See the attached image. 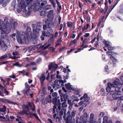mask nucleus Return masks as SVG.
Here are the masks:
<instances>
[{
  "label": "nucleus",
  "instance_id": "f257e3e1",
  "mask_svg": "<svg viewBox=\"0 0 123 123\" xmlns=\"http://www.w3.org/2000/svg\"><path fill=\"white\" fill-rule=\"evenodd\" d=\"M43 0H35L36 3H34L31 6V8L28 9V10L26 11L25 10L26 8V5L25 3V2H21L18 5L19 8L17 10V12L19 13L23 10V12H25L26 14L27 15H30L33 10L34 12H35L38 10L39 7L40 6V2H41ZM40 7H41V6Z\"/></svg>",
  "mask_w": 123,
  "mask_h": 123
},
{
  "label": "nucleus",
  "instance_id": "f03ea898",
  "mask_svg": "<svg viewBox=\"0 0 123 123\" xmlns=\"http://www.w3.org/2000/svg\"><path fill=\"white\" fill-rule=\"evenodd\" d=\"M8 21V18L7 17H5L4 18V21L5 23L3 25V27L2 24L3 23V21L2 20L0 19V30L1 31H5L6 30H14L15 27L18 25L16 22L14 21L13 19H11L10 20V24H9Z\"/></svg>",
  "mask_w": 123,
  "mask_h": 123
},
{
  "label": "nucleus",
  "instance_id": "7ed1b4c3",
  "mask_svg": "<svg viewBox=\"0 0 123 123\" xmlns=\"http://www.w3.org/2000/svg\"><path fill=\"white\" fill-rule=\"evenodd\" d=\"M39 35L38 31H26L25 32L24 36L26 37L27 40L33 41V44H35L37 43V37Z\"/></svg>",
  "mask_w": 123,
  "mask_h": 123
},
{
  "label": "nucleus",
  "instance_id": "20e7f679",
  "mask_svg": "<svg viewBox=\"0 0 123 123\" xmlns=\"http://www.w3.org/2000/svg\"><path fill=\"white\" fill-rule=\"evenodd\" d=\"M18 1L19 2V3L18 4V8L17 10L18 9V8H19V6H18L20 4L21 2H25V5H26V8H25V10H26V11L28 10V8L29 9L30 8H31V6H32V5L31 4L32 1L33 0H25V1H22V0H18Z\"/></svg>",
  "mask_w": 123,
  "mask_h": 123
},
{
  "label": "nucleus",
  "instance_id": "39448f33",
  "mask_svg": "<svg viewBox=\"0 0 123 123\" xmlns=\"http://www.w3.org/2000/svg\"><path fill=\"white\" fill-rule=\"evenodd\" d=\"M118 82L116 81H115L112 83H108V86L106 88V90L107 92H109L110 91L111 88L117 87V86H118L117 85L118 84Z\"/></svg>",
  "mask_w": 123,
  "mask_h": 123
},
{
  "label": "nucleus",
  "instance_id": "423d86ee",
  "mask_svg": "<svg viewBox=\"0 0 123 123\" xmlns=\"http://www.w3.org/2000/svg\"><path fill=\"white\" fill-rule=\"evenodd\" d=\"M88 116L87 115V113L85 112L83 115L80 117V119L81 122L80 123H86V122H88Z\"/></svg>",
  "mask_w": 123,
  "mask_h": 123
},
{
  "label": "nucleus",
  "instance_id": "0eeeda50",
  "mask_svg": "<svg viewBox=\"0 0 123 123\" xmlns=\"http://www.w3.org/2000/svg\"><path fill=\"white\" fill-rule=\"evenodd\" d=\"M24 36H23V34H22L21 35H20L19 37H18L17 38V41L19 43L22 44L23 43L25 42L26 40V37L24 36L25 33H23Z\"/></svg>",
  "mask_w": 123,
  "mask_h": 123
},
{
  "label": "nucleus",
  "instance_id": "6e6552de",
  "mask_svg": "<svg viewBox=\"0 0 123 123\" xmlns=\"http://www.w3.org/2000/svg\"><path fill=\"white\" fill-rule=\"evenodd\" d=\"M101 41L103 43H104L106 46L107 48L109 50H113L114 48L111 47V43L109 42L106 41L105 40L101 39Z\"/></svg>",
  "mask_w": 123,
  "mask_h": 123
},
{
  "label": "nucleus",
  "instance_id": "1a4fd4ad",
  "mask_svg": "<svg viewBox=\"0 0 123 123\" xmlns=\"http://www.w3.org/2000/svg\"><path fill=\"white\" fill-rule=\"evenodd\" d=\"M53 21L52 19L50 18L45 19L43 20V21L45 22L46 24L49 27H51L52 25Z\"/></svg>",
  "mask_w": 123,
  "mask_h": 123
},
{
  "label": "nucleus",
  "instance_id": "9d476101",
  "mask_svg": "<svg viewBox=\"0 0 123 123\" xmlns=\"http://www.w3.org/2000/svg\"><path fill=\"white\" fill-rule=\"evenodd\" d=\"M111 52H112L111 51H107L106 52V54H107L108 55H110L111 56L110 57V58L111 60H112L113 61V65H114V64H116V62H117V60L115 59L114 57L112 56L113 55V54L111 53Z\"/></svg>",
  "mask_w": 123,
  "mask_h": 123
},
{
  "label": "nucleus",
  "instance_id": "9b49d317",
  "mask_svg": "<svg viewBox=\"0 0 123 123\" xmlns=\"http://www.w3.org/2000/svg\"><path fill=\"white\" fill-rule=\"evenodd\" d=\"M110 94L112 95V97L114 99H117L119 97L117 94V92L115 91H111L110 92Z\"/></svg>",
  "mask_w": 123,
  "mask_h": 123
},
{
  "label": "nucleus",
  "instance_id": "f8f14e48",
  "mask_svg": "<svg viewBox=\"0 0 123 123\" xmlns=\"http://www.w3.org/2000/svg\"><path fill=\"white\" fill-rule=\"evenodd\" d=\"M118 86H117V87H115V90L116 91L115 92H117V94L119 96V95L121 94L122 92L121 91H119V89L121 88L122 87L121 85L118 82V84L117 85Z\"/></svg>",
  "mask_w": 123,
  "mask_h": 123
},
{
  "label": "nucleus",
  "instance_id": "ddd939ff",
  "mask_svg": "<svg viewBox=\"0 0 123 123\" xmlns=\"http://www.w3.org/2000/svg\"><path fill=\"white\" fill-rule=\"evenodd\" d=\"M94 116V115L93 113H92L90 114L89 123H97V121H94L93 120Z\"/></svg>",
  "mask_w": 123,
  "mask_h": 123
},
{
  "label": "nucleus",
  "instance_id": "4468645a",
  "mask_svg": "<svg viewBox=\"0 0 123 123\" xmlns=\"http://www.w3.org/2000/svg\"><path fill=\"white\" fill-rule=\"evenodd\" d=\"M28 105L31 108L32 110L34 112H35L36 111L35 109V106L33 103H31L30 102H28Z\"/></svg>",
  "mask_w": 123,
  "mask_h": 123
},
{
  "label": "nucleus",
  "instance_id": "2eb2a0df",
  "mask_svg": "<svg viewBox=\"0 0 123 123\" xmlns=\"http://www.w3.org/2000/svg\"><path fill=\"white\" fill-rule=\"evenodd\" d=\"M68 96L67 94H64L61 97V100L62 101H64L66 102L68 98Z\"/></svg>",
  "mask_w": 123,
  "mask_h": 123
},
{
  "label": "nucleus",
  "instance_id": "dca6fc26",
  "mask_svg": "<svg viewBox=\"0 0 123 123\" xmlns=\"http://www.w3.org/2000/svg\"><path fill=\"white\" fill-rule=\"evenodd\" d=\"M50 46L49 44H48L46 46L44 47V46L42 44H40L37 45V47L38 48H42L43 49H45L47 48Z\"/></svg>",
  "mask_w": 123,
  "mask_h": 123
},
{
  "label": "nucleus",
  "instance_id": "f3484780",
  "mask_svg": "<svg viewBox=\"0 0 123 123\" xmlns=\"http://www.w3.org/2000/svg\"><path fill=\"white\" fill-rule=\"evenodd\" d=\"M80 36V35H78V37L77 40L74 39L73 41H71L70 42L69 45L70 46H71L72 45L76 43L77 42V40H78V38H79V36Z\"/></svg>",
  "mask_w": 123,
  "mask_h": 123
},
{
  "label": "nucleus",
  "instance_id": "a211bd4d",
  "mask_svg": "<svg viewBox=\"0 0 123 123\" xmlns=\"http://www.w3.org/2000/svg\"><path fill=\"white\" fill-rule=\"evenodd\" d=\"M122 104H123V99L122 98L121 96L117 102V105H118L119 106Z\"/></svg>",
  "mask_w": 123,
  "mask_h": 123
},
{
  "label": "nucleus",
  "instance_id": "6ab92c4d",
  "mask_svg": "<svg viewBox=\"0 0 123 123\" xmlns=\"http://www.w3.org/2000/svg\"><path fill=\"white\" fill-rule=\"evenodd\" d=\"M83 97L84 98V102H86L89 99V98L87 96V94L86 93L85 94L83 95Z\"/></svg>",
  "mask_w": 123,
  "mask_h": 123
},
{
  "label": "nucleus",
  "instance_id": "aec40b11",
  "mask_svg": "<svg viewBox=\"0 0 123 123\" xmlns=\"http://www.w3.org/2000/svg\"><path fill=\"white\" fill-rule=\"evenodd\" d=\"M42 34H44L46 36H49L51 35V32H49V31H42Z\"/></svg>",
  "mask_w": 123,
  "mask_h": 123
},
{
  "label": "nucleus",
  "instance_id": "412c9836",
  "mask_svg": "<svg viewBox=\"0 0 123 123\" xmlns=\"http://www.w3.org/2000/svg\"><path fill=\"white\" fill-rule=\"evenodd\" d=\"M54 13L53 10H50L49 11V13L47 15L48 18H50L52 17Z\"/></svg>",
  "mask_w": 123,
  "mask_h": 123
},
{
  "label": "nucleus",
  "instance_id": "4be33fe9",
  "mask_svg": "<svg viewBox=\"0 0 123 123\" xmlns=\"http://www.w3.org/2000/svg\"><path fill=\"white\" fill-rule=\"evenodd\" d=\"M29 114L30 115H32L36 118L37 120L40 122V120L37 114L35 113H32L31 112H30L29 113Z\"/></svg>",
  "mask_w": 123,
  "mask_h": 123
},
{
  "label": "nucleus",
  "instance_id": "5701e85b",
  "mask_svg": "<svg viewBox=\"0 0 123 123\" xmlns=\"http://www.w3.org/2000/svg\"><path fill=\"white\" fill-rule=\"evenodd\" d=\"M56 25L58 24H60L61 20V18L59 16H58L56 18Z\"/></svg>",
  "mask_w": 123,
  "mask_h": 123
},
{
  "label": "nucleus",
  "instance_id": "b1692460",
  "mask_svg": "<svg viewBox=\"0 0 123 123\" xmlns=\"http://www.w3.org/2000/svg\"><path fill=\"white\" fill-rule=\"evenodd\" d=\"M66 88L67 89H73V87H71V85L70 83H67L65 84Z\"/></svg>",
  "mask_w": 123,
  "mask_h": 123
},
{
  "label": "nucleus",
  "instance_id": "393cba45",
  "mask_svg": "<svg viewBox=\"0 0 123 123\" xmlns=\"http://www.w3.org/2000/svg\"><path fill=\"white\" fill-rule=\"evenodd\" d=\"M1 48L3 51H5L7 49V46L5 44H3L1 45Z\"/></svg>",
  "mask_w": 123,
  "mask_h": 123
},
{
  "label": "nucleus",
  "instance_id": "a878e982",
  "mask_svg": "<svg viewBox=\"0 0 123 123\" xmlns=\"http://www.w3.org/2000/svg\"><path fill=\"white\" fill-rule=\"evenodd\" d=\"M51 8V6L50 5H47L43 7V9L45 10H48Z\"/></svg>",
  "mask_w": 123,
  "mask_h": 123
},
{
  "label": "nucleus",
  "instance_id": "bb28decb",
  "mask_svg": "<svg viewBox=\"0 0 123 123\" xmlns=\"http://www.w3.org/2000/svg\"><path fill=\"white\" fill-rule=\"evenodd\" d=\"M108 116H105L104 117L103 119V123H106L108 120Z\"/></svg>",
  "mask_w": 123,
  "mask_h": 123
},
{
  "label": "nucleus",
  "instance_id": "cd10ccee",
  "mask_svg": "<svg viewBox=\"0 0 123 123\" xmlns=\"http://www.w3.org/2000/svg\"><path fill=\"white\" fill-rule=\"evenodd\" d=\"M6 107L5 105H3L2 108H0V111L5 112L6 110Z\"/></svg>",
  "mask_w": 123,
  "mask_h": 123
},
{
  "label": "nucleus",
  "instance_id": "c85d7f7f",
  "mask_svg": "<svg viewBox=\"0 0 123 123\" xmlns=\"http://www.w3.org/2000/svg\"><path fill=\"white\" fill-rule=\"evenodd\" d=\"M54 66V63L52 62L50 63L49 65V69L50 70L53 68Z\"/></svg>",
  "mask_w": 123,
  "mask_h": 123
},
{
  "label": "nucleus",
  "instance_id": "c756f323",
  "mask_svg": "<svg viewBox=\"0 0 123 123\" xmlns=\"http://www.w3.org/2000/svg\"><path fill=\"white\" fill-rule=\"evenodd\" d=\"M46 12V11H41L40 12V15L41 16H44L47 13V12Z\"/></svg>",
  "mask_w": 123,
  "mask_h": 123
},
{
  "label": "nucleus",
  "instance_id": "7c9ffc66",
  "mask_svg": "<svg viewBox=\"0 0 123 123\" xmlns=\"http://www.w3.org/2000/svg\"><path fill=\"white\" fill-rule=\"evenodd\" d=\"M13 65L19 67H21L22 66V65L19 64L18 62H16L15 63L13 64Z\"/></svg>",
  "mask_w": 123,
  "mask_h": 123
},
{
  "label": "nucleus",
  "instance_id": "2f4dec72",
  "mask_svg": "<svg viewBox=\"0 0 123 123\" xmlns=\"http://www.w3.org/2000/svg\"><path fill=\"white\" fill-rule=\"evenodd\" d=\"M67 24L68 27L71 28L72 27L73 23L71 22H68L67 23Z\"/></svg>",
  "mask_w": 123,
  "mask_h": 123
},
{
  "label": "nucleus",
  "instance_id": "473e14b6",
  "mask_svg": "<svg viewBox=\"0 0 123 123\" xmlns=\"http://www.w3.org/2000/svg\"><path fill=\"white\" fill-rule=\"evenodd\" d=\"M73 102H74V101L78 102L79 101V99H78V97H77L74 95H73Z\"/></svg>",
  "mask_w": 123,
  "mask_h": 123
},
{
  "label": "nucleus",
  "instance_id": "72a5a7b5",
  "mask_svg": "<svg viewBox=\"0 0 123 123\" xmlns=\"http://www.w3.org/2000/svg\"><path fill=\"white\" fill-rule=\"evenodd\" d=\"M45 77L43 75H42L40 78V82L44 81L45 80Z\"/></svg>",
  "mask_w": 123,
  "mask_h": 123
},
{
  "label": "nucleus",
  "instance_id": "f704fd0d",
  "mask_svg": "<svg viewBox=\"0 0 123 123\" xmlns=\"http://www.w3.org/2000/svg\"><path fill=\"white\" fill-rule=\"evenodd\" d=\"M41 30V27L39 25H38L36 26V29H33V31H37Z\"/></svg>",
  "mask_w": 123,
  "mask_h": 123
},
{
  "label": "nucleus",
  "instance_id": "c9c22d12",
  "mask_svg": "<svg viewBox=\"0 0 123 123\" xmlns=\"http://www.w3.org/2000/svg\"><path fill=\"white\" fill-rule=\"evenodd\" d=\"M61 9L62 7L61 6H57V13L58 14L60 12Z\"/></svg>",
  "mask_w": 123,
  "mask_h": 123
},
{
  "label": "nucleus",
  "instance_id": "e433bc0d",
  "mask_svg": "<svg viewBox=\"0 0 123 123\" xmlns=\"http://www.w3.org/2000/svg\"><path fill=\"white\" fill-rule=\"evenodd\" d=\"M76 113V111L75 110H74L71 113V116L73 117H74Z\"/></svg>",
  "mask_w": 123,
  "mask_h": 123
},
{
  "label": "nucleus",
  "instance_id": "4c0bfd02",
  "mask_svg": "<svg viewBox=\"0 0 123 123\" xmlns=\"http://www.w3.org/2000/svg\"><path fill=\"white\" fill-rule=\"evenodd\" d=\"M65 101L63 102L62 104V107H67V105L66 104Z\"/></svg>",
  "mask_w": 123,
  "mask_h": 123
},
{
  "label": "nucleus",
  "instance_id": "58836bf2",
  "mask_svg": "<svg viewBox=\"0 0 123 123\" xmlns=\"http://www.w3.org/2000/svg\"><path fill=\"white\" fill-rule=\"evenodd\" d=\"M23 108L25 109L26 110V111H28L29 110L28 107V105H24L23 106Z\"/></svg>",
  "mask_w": 123,
  "mask_h": 123
},
{
  "label": "nucleus",
  "instance_id": "ea45409f",
  "mask_svg": "<svg viewBox=\"0 0 123 123\" xmlns=\"http://www.w3.org/2000/svg\"><path fill=\"white\" fill-rule=\"evenodd\" d=\"M80 91L79 90H77L75 91L74 92V94H75L77 95L79 94Z\"/></svg>",
  "mask_w": 123,
  "mask_h": 123
},
{
  "label": "nucleus",
  "instance_id": "a19ab883",
  "mask_svg": "<svg viewBox=\"0 0 123 123\" xmlns=\"http://www.w3.org/2000/svg\"><path fill=\"white\" fill-rule=\"evenodd\" d=\"M30 91V90L29 89H27L26 90H24V91L23 92L27 94H29L28 92Z\"/></svg>",
  "mask_w": 123,
  "mask_h": 123
},
{
  "label": "nucleus",
  "instance_id": "79ce46f5",
  "mask_svg": "<svg viewBox=\"0 0 123 123\" xmlns=\"http://www.w3.org/2000/svg\"><path fill=\"white\" fill-rule=\"evenodd\" d=\"M7 57V55L6 54H5L4 55L1 56L0 58V59H4L6 58Z\"/></svg>",
  "mask_w": 123,
  "mask_h": 123
},
{
  "label": "nucleus",
  "instance_id": "37998d69",
  "mask_svg": "<svg viewBox=\"0 0 123 123\" xmlns=\"http://www.w3.org/2000/svg\"><path fill=\"white\" fill-rule=\"evenodd\" d=\"M48 89L49 91H50V93H52L53 92V89H51V87L50 86H49Z\"/></svg>",
  "mask_w": 123,
  "mask_h": 123
},
{
  "label": "nucleus",
  "instance_id": "c03bdc74",
  "mask_svg": "<svg viewBox=\"0 0 123 123\" xmlns=\"http://www.w3.org/2000/svg\"><path fill=\"white\" fill-rule=\"evenodd\" d=\"M61 44V41H58L56 43L55 46H59Z\"/></svg>",
  "mask_w": 123,
  "mask_h": 123
},
{
  "label": "nucleus",
  "instance_id": "a18cd8bd",
  "mask_svg": "<svg viewBox=\"0 0 123 123\" xmlns=\"http://www.w3.org/2000/svg\"><path fill=\"white\" fill-rule=\"evenodd\" d=\"M19 53V52H13L12 53V54L14 56L18 55Z\"/></svg>",
  "mask_w": 123,
  "mask_h": 123
},
{
  "label": "nucleus",
  "instance_id": "49530a36",
  "mask_svg": "<svg viewBox=\"0 0 123 123\" xmlns=\"http://www.w3.org/2000/svg\"><path fill=\"white\" fill-rule=\"evenodd\" d=\"M47 1L46 0L44 1L43 2L41 3V6H44V5L47 3Z\"/></svg>",
  "mask_w": 123,
  "mask_h": 123
},
{
  "label": "nucleus",
  "instance_id": "de8ad7c7",
  "mask_svg": "<svg viewBox=\"0 0 123 123\" xmlns=\"http://www.w3.org/2000/svg\"><path fill=\"white\" fill-rule=\"evenodd\" d=\"M112 9H110L108 11V12L107 13V15L105 17V19H106L107 18V16H108V15H109V14L110 13V12H111V11H112Z\"/></svg>",
  "mask_w": 123,
  "mask_h": 123
},
{
  "label": "nucleus",
  "instance_id": "09e8293b",
  "mask_svg": "<svg viewBox=\"0 0 123 123\" xmlns=\"http://www.w3.org/2000/svg\"><path fill=\"white\" fill-rule=\"evenodd\" d=\"M45 35L44 34H42V35L40 37V38L42 40H44V37Z\"/></svg>",
  "mask_w": 123,
  "mask_h": 123
},
{
  "label": "nucleus",
  "instance_id": "8fccbe9b",
  "mask_svg": "<svg viewBox=\"0 0 123 123\" xmlns=\"http://www.w3.org/2000/svg\"><path fill=\"white\" fill-rule=\"evenodd\" d=\"M104 113L103 112H101L99 114V117H102L104 116Z\"/></svg>",
  "mask_w": 123,
  "mask_h": 123
},
{
  "label": "nucleus",
  "instance_id": "3c124183",
  "mask_svg": "<svg viewBox=\"0 0 123 123\" xmlns=\"http://www.w3.org/2000/svg\"><path fill=\"white\" fill-rule=\"evenodd\" d=\"M88 41V39L87 38H86L84 39L83 42V43H86Z\"/></svg>",
  "mask_w": 123,
  "mask_h": 123
},
{
  "label": "nucleus",
  "instance_id": "603ef678",
  "mask_svg": "<svg viewBox=\"0 0 123 123\" xmlns=\"http://www.w3.org/2000/svg\"><path fill=\"white\" fill-rule=\"evenodd\" d=\"M25 85L26 87L28 89H29L30 87L28 85L27 83L26 82L25 83Z\"/></svg>",
  "mask_w": 123,
  "mask_h": 123
},
{
  "label": "nucleus",
  "instance_id": "864d4df0",
  "mask_svg": "<svg viewBox=\"0 0 123 123\" xmlns=\"http://www.w3.org/2000/svg\"><path fill=\"white\" fill-rule=\"evenodd\" d=\"M51 80L49 81L50 82H51L54 79V75L53 74H52L51 75Z\"/></svg>",
  "mask_w": 123,
  "mask_h": 123
},
{
  "label": "nucleus",
  "instance_id": "5fc2aeb1",
  "mask_svg": "<svg viewBox=\"0 0 123 123\" xmlns=\"http://www.w3.org/2000/svg\"><path fill=\"white\" fill-rule=\"evenodd\" d=\"M90 20V17L89 16L87 17L86 18V20L87 22H89Z\"/></svg>",
  "mask_w": 123,
  "mask_h": 123
},
{
  "label": "nucleus",
  "instance_id": "6e6d98bb",
  "mask_svg": "<svg viewBox=\"0 0 123 123\" xmlns=\"http://www.w3.org/2000/svg\"><path fill=\"white\" fill-rule=\"evenodd\" d=\"M6 90V88H5L4 89V91L6 95H7L10 92H9L8 91H7Z\"/></svg>",
  "mask_w": 123,
  "mask_h": 123
},
{
  "label": "nucleus",
  "instance_id": "4d7b16f0",
  "mask_svg": "<svg viewBox=\"0 0 123 123\" xmlns=\"http://www.w3.org/2000/svg\"><path fill=\"white\" fill-rule=\"evenodd\" d=\"M5 102L6 103H12V102L11 101L9 100H8L7 99H5Z\"/></svg>",
  "mask_w": 123,
  "mask_h": 123
},
{
  "label": "nucleus",
  "instance_id": "13d9d810",
  "mask_svg": "<svg viewBox=\"0 0 123 123\" xmlns=\"http://www.w3.org/2000/svg\"><path fill=\"white\" fill-rule=\"evenodd\" d=\"M49 98L50 99V100L49 101V102L50 103H51L52 102V100L51 99L52 98L51 96L50 95H49Z\"/></svg>",
  "mask_w": 123,
  "mask_h": 123
},
{
  "label": "nucleus",
  "instance_id": "bf43d9fd",
  "mask_svg": "<svg viewBox=\"0 0 123 123\" xmlns=\"http://www.w3.org/2000/svg\"><path fill=\"white\" fill-rule=\"evenodd\" d=\"M59 82V80H55L54 81V86L55 85H56L58 84V82ZM55 86H54V87Z\"/></svg>",
  "mask_w": 123,
  "mask_h": 123
},
{
  "label": "nucleus",
  "instance_id": "052dcab7",
  "mask_svg": "<svg viewBox=\"0 0 123 123\" xmlns=\"http://www.w3.org/2000/svg\"><path fill=\"white\" fill-rule=\"evenodd\" d=\"M69 74L68 73V74H67L65 76H64V77L65 79H67L68 78V77H69Z\"/></svg>",
  "mask_w": 123,
  "mask_h": 123
},
{
  "label": "nucleus",
  "instance_id": "680f3d73",
  "mask_svg": "<svg viewBox=\"0 0 123 123\" xmlns=\"http://www.w3.org/2000/svg\"><path fill=\"white\" fill-rule=\"evenodd\" d=\"M60 82H62L63 83H66V81L65 80H60Z\"/></svg>",
  "mask_w": 123,
  "mask_h": 123
},
{
  "label": "nucleus",
  "instance_id": "e2e57ef3",
  "mask_svg": "<svg viewBox=\"0 0 123 123\" xmlns=\"http://www.w3.org/2000/svg\"><path fill=\"white\" fill-rule=\"evenodd\" d=\"M36 25L34 24H32L31 26L32 27V28H33V29H35V27H36Z\"/></svg>",
  "mask_w": 123,
  "mask_h": 123
},
{
  "label": "nucleus",
  "instance_id": "0e129e2a",
  "mask_svg": "<svg viewBox=\"0 0 123 123\" xmlns=\"http://www.w3.org/2000/svg\"><path fill=\"white\" fill-rule=\"evenodd\" d=\"M89 35V33H86L84 35V36L85 37H88Z\"/></svg>",
  "mask_w": 123,
  "mask_h": 123
},
{
  "label": "nucleus",
  "instance_id": "69168bd1",
  "mask_svg": "<svg viewBox=\"0 0 123 123\" xmlns=\"http://www.w3.org/2000/svg\"><path fill=\"white\" fill-rule=\"evenodd\" d=\"M47 26L45 25H43V28L44 30H45L47 29Z\"/></svg>",
  "mask_w": 123,
  "mask_h": 123
},
{
  "label": "nucleus",
  "instance_id": "338daca9",
  "mask_svg": "<svg viewBox=\"0 0 123 123\" xmlns=\"http://www.w3.org/2000/svg\"><path fill=\"white\" fill-rule=\"evenodd\" d=\"M0 79L1 81L4 83H5V81L2 79V77H0Z\"/></svg>",
  "mask_w": 123,
  "mask_h": 123
},
{
  "label": "nucleus",
  "instance_id": "774afa93",
  "mask_svg": "<svg viewBox=\"0 0 123 123\" xmlns=\"http://www.w3.org/2000/svg\"><path fill=\"white\" fill-rule=\"evenodd\" d=\"M55 1L57 3V5L58 6H61V5H60V4L59 2L57 0H56Z\"/></svg>",
  "mask_w": 123,
  "mask_h": 123
}]
</instances>
